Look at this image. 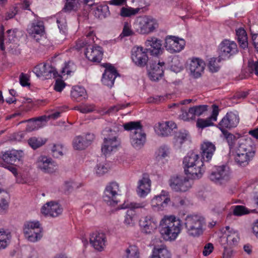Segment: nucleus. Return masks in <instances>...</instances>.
Returning a JSON list of instances; mask_svg holds the SVG:
<instances>
[{"label": "nucleus", "mask_w": 258, "mask_h": 258, "mask_svg": "<svg viewBox=\"0 0 258 258\" xmlns=\"http://www.w3.org/2000/svg\"><path fill=\"white\" fill-rule=\"evenodd\" d=\"M219 48L220 56L224 59H229L238 52L237 44L228 39L223 40Z\"/></svg>", "instance_id": "9d476101"}, {"label": "nucleus", "mask_w": 258, "mask_h": 258, "mask_svg": "<svg viewBox=\"0 0 258 258\" xmlns=\"http://www.w3.org/2000/svg\"><path fill=\"white\" fill-rule=\"evenodd\" d=\"M248 68L251 73L254 72L258 76V61L249 62Z\"/></svg>", "instance_id": "338daca9"}, {"label": "nucleus", "mask_w": 258, "mask_h": 258, "mask_svg": "<svg viewBox=\"0 0 258 258\" xmlns=\"http://www.w3.org/2000/svg\"><path fill=\"white\" fill-rule=\"evenodd\" d=\"M105 67L106 70L103 75L102 82L104 85L112 87L118 74L115 68L111 64L106 63Z\"/></svg>", "instance_id": "5701e85b"}, {"label": "nucleus", "mask_w": 258, "mask_h": 258, "mask_svg": "<svg viewBox=\"0 0 258 258\" xmlns=\"http://www.w3.org/2000/svg\"><path fill=\"white\" fill-rule=\"evenodd\" d=\"M24 233L28 240L35 242L39 240L42 236V228L39 222H28L24 228Z\"/></svg>", "instance_id": "1a4fd4ad"}, {"label": "nucleus", "mask_w": 258, "mask_h": 258, "mask_svg": "<svg viewBox=\"0 0 258 258\" xmlns=\"http://www.w3.org/2000/svg\"><path fill=\"white\" fill-rule=\"evenodd\" d=\"M134 29L132 30L131 28L130 24L127 22H125L121 35L124 37L132 36L134 34Z\"/></svg>", "instance_id": "4d7b16f0"}, {"label": "nucleus", "mask_w": 258, "mask_h": 258, "mask_svg": "<svg viewBox=\"0 0 258 258\" xmlns=\"http://www.w3.org/2000/svg\"><path fill=\"white\" fill-rule=\"evenodd\" d=\"M167 98V96H156L149 98V103H159L163 102Z\"/></svg>", "instance_id": "e2e57ef3"}, {"label": "nucleus", "mask_w": 258, "mask_h": 258, "mask_svg": "<svg viewBox=\"0 0 258 258\" xmlns=\"http://www.w3.org/2000/svg\"><path fill=\"white\" fill-rule=\"evenodd\" d=\"M41 211L45 216L56 217L62 213V208L58 203L50 202L42 207Z\"/></svg>", "instance_id": "b1692460"}, {"label": "nucleus", "mask_w": 258, "mask_h": 258, "mask_svg": "<svg viewBox=\"0 0 258 258\" xmlns=\"http://www.w3.org/2000/svg\"><path fill=\"white\" fill-rule=\"evenodd\" d=\"M181 231V221L174 216H165L160 222V232L165 240L176 239Z\"/></svg>", "instance_id": "f257e3e1"}, {"label": "nucleus", "mask_w": 258, "mask_h": 258, "mask_svg": "<svg viewBox=\"0 0 258 258\" xmlns=\"http://www.w3.org/2000/svg\"><path fill=\"white\" fill-rule=\"evenodd\" d=\"M184 224L189 236L198 237L203 233L205 220L198 215H188L184 219Z\"/></svg>", "instance_id": "39448f33"}, {"label": "nucleus", "mask_w": 258, "mask_h": 258, "mask_svg": "<svg viewBox=\"0 0 258 258\" xmlns=\"http://www.w3.org/2000/svg\"><path fill=\"white\" fill-rule=\"evenodd\" d=\"M24 156L22 150H11L2 153L0 158L4 162V164L14 165L21 160Z\"/></svg>", "instance_id": "a211bd4d"}, {"label": "nucleus", "mask_w": 258, "mask_h": 258, "mask_svg": "<svg viewBox=\"0 0 258 258\" xmlns=\"http://www.w3.org/2000/svg\"><path fill=\"white\" fill-rule=\"evenodd\" d=\"M37 167L45 173H52L57 170V165L51 158L45 156H39L36 161Z\"/></svg>", "instance_id": "f8f14e48"}, {"label": "nucleus", "mask_w": 258, "mask_h": 258, "mask_svg": "<svg viewBox=\"0 0 258 258\" xmlns=\"http://www.w3.org/2000/svg\"><path fill=\"white\" fill-rule=\"evenodd\" d=\"M80 3L92 6L94 5V0H66L63 10L65 12L76 10Z\"/></svg>", "instance_id": "e433bc0d"}, {"label": "nucleus", "mask_w": 258, "mask_h": 258, "mask_svg": "<svg viewBox=\"0 0 258 258\" xmlns=\"http://www.w3.org/2000/svg\"><path fill=\"white\" fill-rule=\"evenodd\" d=\"M145 46L149 47L146 49L148 53L153 56H158L163 52L161 40L155 37H149L145 43Z\"/></svg>", "instance_id": "6ab92c4d"}, {"label": "nucleus", "mask_w": 258, "mask_h": 258, "mask_svg": "<svg viewBox=\"0 0 258 258\" xmlns=\"http://www.w3.org/2000/svg\"><path fill=\"white\" fill-rule=\"evenodd\" d=\"M165 47L170 53L178 52L184 47L185 41L174 36H168L165 38Z\"/></svg>", "instance_id": "4468645a"}, {"label": "nucleus", "mask_w": 258, "mask_h": 258, "mask_svg": "<svg viewBox=\"0 0 258 258\" xmlns=\"http://www.w3.org/2000/svg\"><path fill=\"white\" fill-rule=\"evenodd\" d=\"M213 245L212 243H209L206 244L203 251L204 255L207 256L209 255L213 251Z\"/></svg>", "instance_id": "774afa93"}, {"label": "nucleus", "mask_w": 258, "mask_h": 258, "mask_svg": "<svg viewBox=\"0 0 258 258\" xmlns=\"http://www.w3.org/2000/svg\"><path fill=\"white\" fill-rule=\"evenodd\" d=\"M122 258H140L138 247L135 245L129 246L125 250Z\"/></svg>", "instance_id": "c03bdc74"}, {"label": "nucleus", "mask_w": 258, "mask_h": 258, "mask_svg": "<svg viewBox=\"0 0 258 258\" xmlns=\"http://www.w3.org/2000/svg\"><path fill=\"white\" fill-rule=\"evenodd\" d=\"M62 146L60 145H54L52 148V156L55 158H59L63 155Z\"/></svg>", "instance_id": "6e6d98bb"}, {"label": "nucleus", "mask_w": 258, "mask_h": 258, "mask_svg": "<svg viewBox=\"0 0 258 258\" xmlns=\"http://www.w3.org/2000/svg\"><path fill=\"white\" fill-rule=\"evenodd\" d=\"M220 62V59L216 58H211L208 63V67L209 70L212 72H217L220 68L218 62Z\"/></svg>", "instance_id": "3c124183"}, {"label": "nucleus", "mask_w": 258, "mask_h": 258, "mask_svg": "<svg viewBox=\"0 0 258 258\" xmlns=\"http://www.w3.org/2000/svg\"><path fill=\"white\" fill-rule=\"evenodd\" d=\"M94 15L100 19L107 17L110 15L108 6L107 5L98 6L94 11Z\"/></svg>", "instance_id": "a19ab883"}, {"label": "nucleus", "mask_w": 258, "mask_h": 258, "mask_svg": "<svg viewBox=\"0 0 258 258\" xmlns=\"http://www.w3.org/2000/svg\"><path fill=\"white\" fill-rule=\"evenodd\" d=\"M189 135L186 131H181L177 133L175 136L174 144L178 148H180L181 145L189 138Z\"/></svg>", "instance_id": "79ce46f5"}, {"label": "nucleus", "mask_w": 258, "mask_h": 258, "mask_svg": "<svg viewBox=\"0 0 258 258\" xmlns=\"http://www.w3.org/2000/svg\"><path fill=\"white\" fill-rule=\"evenodd\" d=\"M34 72L38 77H43L45 79L56 78L58 75L55 68L45 63L39 64L34 69Z\"/></svg>", "instance_id": "2eb2a0df"}, {"label": "nucleus", "mask_w": 258, "mask_h": 258, "mask_svg": "<svg viewBox=\"0 0 258 258\" xmlns=\"http://www.w3.org/2000/svg\"><path fill=\"white\" fill-rule=\"evenodd\" d=\"M205 67L204 61L199 58L194 57L189 60L188 69L191 75L195 78L200 77L203 73Z\"/></svg>", "instance_id": "412c9836"}, {"label": "nucleus", "mask_w": 258, "mask_h": 258, "mask_svg": "<svg viewBox=\"0 0 258 258\" xmlns=\"http://www.w3.org/2000/svg\"><path fill=\"white\" fill-rule=\"evenodd\" d=\"M71 96L72 99L77 102L83 101L88 97L85 89L79 86H74L72 88Z\"/></svg>", "instance_id": "4c0bfd02"}, {"label": "nucleus", "mask_w": 258, "mask_h": 258, "mask_svg": "<svg viewBox=\"0 0 258 258\" xmlns=\"http://www.w3.org/2000/svg\"><path fill=\"white\" fill-rule=\"evenodd\" d=\"M106 237L102 232H95L90 236V243L97 251L103 250L106 246Z\"/></svg>", "instance_id": "aec40b11"}, {"label": "nucleus", "mask_w": 258, "mask_h": 258, "mask_svg": "<svg viewBox=\"0 0 258 258\" xmlns=\"http://www.w3.org/2000/svg\"><path fill=\"white\" fill-rule=\"evenodd\" d=\"M76 110H79L83 113H87L92 112L95 109V106L93 104H84L80 106L75 107Z\"/></svg>", "instance_id": "603ef678"}, {"label": "nucleus", "mask_w": 258, "mask_h": 258, "mask_svg": "<svg viewBox=\"0 0 258 258\" xmlns=\"http://www.w3.org/2000/svg\"><path fill=\"white\" fill-rule=\"evenodd\" d=\"M235 161L241 166L247 165L254 157L255 153V146L251 139H247L241 143L237 150Z\"/></svg>", "instance_id": "7ed1b4c3"}, {"label": "nucleus", "mask_w": 258, "mask_h": 258, "mask_svg": "<svg viewBox=\"0 0 258 258\" xmlns=\"http://www.w3.org/2000/svg\"><path fill=\"white\" fill-rule=\"evenodd\" d=\"M85 55L89 60L99 62L102 58V48L99 46H92L89 45L86 48Z\"/></svg>", "instance_id": "c85d7f7f"}, {"label": "nucleus", "mask_w": 258, "mask_h": 258, "mask_svg": "<svg viewBox=\"0 0 258 258\" xmlns=\"http://www.w3.org/2000/svg\"><path fill=\"white\" fill-rule=\"evenodd\" d=\"M9 208V203L4 198L0 199V214H5Z\"/></svg>", "instance_id": "680f3d73"}, {"label": "nucleus", "mask_w": 258, "mask_h": 258, "mask_svg": "<svg viewBox=\"0 0 258 258\" xmlns=\"http://www.w3.org/2000/svg\"><path fill=\"white\" fill-rule=\"evenodd\" d=\"M130 105V103L114 105L110 107L108 110L106 112V113H110L112 112H115L118 111L120 109H124L125 107L128 106Z\"/></svg>", "instance_id": "bf43d9fd"}, {"label": "nucleus", "mask_w": 258, "mask_h": 258, "mask_svg": "<svg viewBox=\"0 0 258 258\" xmlns=\"http://www.w3.org/2000/svg\"><path fill=\"white\" fill-rule=\"evenodd\" d=\"M208 106L206 105H201L195 106L189 108L188 112H183L181 115V118L184 120H189L194 119L195 116H200L205 111L207 110Z\"/></svg>", "instance_id": "7c9ffc66"}, {"label": "nucleus", "mask_w": 258, "mask_h": 258, "mask_svg": "<svg viewBox=\"0 0 258 258\" xmlns=\"http://www.w3.org/2000/svg\"><path fill=\"white\" fill-rule=\"evenodd\" d=\"M141 8H139L135 9L129 7H123L120 9L119 15L122 17H131L138 14Z\"/></svg>", "instance_id": "a18cd8bd"}, {"label": "nucleus", "mask_w": 258, "mask_h": 258, "mask_svg": "<svg viewBox=\"0 0 258 258\" xmlns=\"http://www.w3.org/2000/svg\"><path fill=\"white\" fill-rule=\"evenodd\" d=\"M20 83L23 86H29L30 83H29V79L28 76L23 73H22L19 77Z\"/></svg>", "instance_id": "0e129e2a"}, {"label": "nucleus", "mask_w": 258, "mask_h": 258, "mask_svg": "<svg viewBox=\"0 0 258 258\" xmlns=\"http://www.w3.org/2000/svg\"><path fill=\"white\" fill-rule=\"evenodd\" d=\"M151 181L147 174H144L142 178L139 181V185L137 190L140 197H144L150 191Z\"/></svg>", "instance_id": "72a5a7b5"}, {"label": "nucleus", "mask_w": 258, "mask_h": 258, "mask_svg": "<svg viewBox=\"0 0 258 258\" xmlns=\"http://www.w3.org/2000/svg\"><path fill=\"white\" fill-rule=\"evenodd\" d=\"M236 34L239 46L245 49L248 47V38L247 33L244 28L240 27L236 30Z\"/></svg>", "instance_id": "58836bf2"}, {"label": "nucleus", "mask_w": 258, "mask_h": 258, "mask_svg": "<svg viewBox=\"0 0 258 258\" xmlns=\"http://www.w3.org/2000/svg\"><path fill=\"white\" fill-rule=\"evenodd\" d=\"M158 27V24L155 19L146 16L138 17L133 24L134 31L142 34H150Z\"/></svg>", "instance_id": "423d86ee"}, {"label": "nucleus", "mask_w": 258, "mask_h": 258, "mask_svg": "<svg viewBox=\"0 0 258 258\" xmlns=\"http://www.w3.org/2000/svg\"><path fill=\"white\" fill-rule=\"evenodd\" d=\"M209 177L212 181L215 182L219 183L220 184H223L224 183L223 181H222V177L220 175L219 166L217 167L214 170L212 171Z\"/></svg>", "instance_id": "8fccbe9b"}, {"label": "nucleus", "mask_w": 258, "mask_h": 258, "mask_svg": "<svg viewBox=\"0 0 258 258\" xmlns=\"http://www.w3.org/2000/svg\"><path fill=\"white\" fill-rule=\"evenodd\" d=\"M169 185L172 190L177 192H185L191 187L189 179L182 176L171 177Z\"/></svg>", "instance_id": "9b49d317"}, {"label": "nucleus", "mask_w": 258, "mask_h": 258, "mask_svg": "<svg viewBox=\"0 0 258 258\" xmlns=\"http://www.w3.org/2000/svg\"><path fill=\"white\" fill-rule=\"evenodd\" d=\"M219 172L222 177V181L225 183L230 178V172L228 167L225 165L219 166Z\"/></svg>", "instance_id": "09e8293b"}, {"label": "nucleus", "mask_w": 258, "mask_h": 258, "mask_svg": "<svg viewBox=\"0 0 258 258\" xmlns=\"http://www.w3.org/2000/svg\"><path fill=\"white\" fill-rule=\"evenodd\" d=\"M125 131H130V142L135 149H141L146 140V134L143 130L140 121H130L123 124Z\"/></svg>", "instance_id": "20e7f679"}, {"label": "nucleus", "mask_w": 258, "mask_h": 258, "mask_svg": "<svg viewBox=\"0 0 258 258\" xmlns=\"http://www.w3.org/2000/svg\"><path fill=\"white\" fill-rule=\"evenodd\" d=\"M212 114L211 116L206 119L199 118L197 120V126L198 127L203 129L214 124L213 121H216L219 113V109L218 106L215 104L212 105Z\"/></svg>", "instance_id": "2f4dec72"}, {"label": "nucleus", "mask_w": 258, "mask_h": 258, "mask_svg": "<svg viewBox=\"0 0 258 258\" xmlns=\"http://www.w3.org/2000/svg\"><path fill=\"white\" fill-rule=\"evenodd\" d=\"M46 121V116H42L37 119H30L28 120L27 121L29 123L27 124L26 130L28 132H31L35 130H37L40 126L38 122Z\"/></svg>", "instance_id": "37998d69"}, {"label": "nucleus", "mask_w": 258, "mask_h": 258, "mask_svg": "<svg viewBox=\"0 0 258 258\" xmlns=\"http://www.w3.org/2000/svg\"><path fill=\"white\" fill-rule=\"evenodd\" d=\"M1 32H0V49L2 51H4L5 50L6 47H7L8 49H13L16 46V44H14L15 42V39L16 38V34L14 30H8L7 31V35L4 38V28L3 26H1Z\"/></svg>", "instance_id": "ddd939ff"}, {"label": "nucleus", "mask_w": 258, "mask_h": 258, "mask_svg": "<svg viewBox=\"0 0 258 258\" xmlns=\"http://www.w3.org/2000/svg\"><path fill=\"white\" fill-rule=\"evenodd\" d=\"M148 52L146 49L143 47H138L132 54V59L133 61L139 67H144L147 64L148 60V56L147 54Z\"/></svg>", "instance_id": "cd10ccee"}, {"label": "nucleus", "mask_w": 258, "mask_h": 258, "mask_svg": "<svg viewBox=\"0 0 258 258\" xmlns=\"http://www.w3.org/2000/svg\"><path fill=\"white\" fill-rule=\"evenodd\" d=\"M11 235L10 232L0 231V249L6 248L9 242Z\"/></svg>", "instance_id": "de8ad7c7"}, {"label": "nucleus", "mask_w": 258, "mask_h": 258, "mask_svg": "<svg viewBox=\"0 0 258 258\" xmlns=\"http://www.w3.org/2000/svg\"><path fill=\"white\" fill-rule=\"evenodd\" d=\"M233 215L240 216L248 213L247 209L243 206H235L233 207Z\"/></svg>", "instance_id": "864d4df0"}, {"label": "nucleus", "mask_w": 258, "mask_h": 258, "mask_svg": "<svg viewBox=\"0 0 258 258\" xmlns=\"http://www.w3.org/2000/svg\"><path fill=\"white\" fill-rule=\"evenodd\" d=\"M46 142L45 139L34 137L29 139L28 144L32 148L36 149L43 145Z\"/></svg>", "instance_id": "49530a36"}, {"label": "nucleus", "mask_w": 258, "mask_h": 258, "mask_svg": "<svg viewBox=\"0 0 258 258\" xmlns=\"http://www.w3.org/2000/svg\"><path fill=\"white\" fill-rule=\"evenodd\" d=\"M119 184L116 182L109 183L105 187L103 195V200L108 205L115 206L120 202L118 197L120 196L119 194Z\"/></svg>", "instance_id": "0eeeda50"}, {"label": "nucleus", "mask_w": 258, "mask_h": 258, "mask_svg": "<svg viewBox=\"0 0 258 258\" xmlns=\"http://www.w3.org/2000/svg\"><path fill=\"white\" fill-rule=\"evenodd\" d=\"M201 149L202 159L205 161L211 160L216 150L215 145L210 142H205L201 145Z\"/></svg>", "instance_id": "f704fd0d"}, {"label": "nucleus", "mask_w": 258, "mask_h": 258, "mask_svg": "<svg viewBox=\"0 0 258 258\" xmlns=\"http://www.w3.org/2000/svg\"><path fill=\"white\" fill-rule=\"evenodd\" d=\"M176 127V124L173 121H167L158 123L156 131L161 136H169L172 130Z\"/></svg>", "instance_id": "473e14b6"}, {"label": "nucleus", "mask_w": 258, "mask_h": 258, "mask_svg": "<svg viewBox=\"0 0 258 258\" xmlns=\"http://www.w3.org/2000/svg\"><path fill=\"white\" fill-rule=\"evenodd\" d=\"M148 69V75L150 79L154 81H157L162 78L164 75L165 63L159 61L157 63H150Z\"/></svg>", "instance_id": "4be33fe9"}, {"label": "nucleus", "mask_w": 258, "mask_h": 258, "mask_svg": "<svg viewBox=\"0 0 258 258\" xmlns=\"http://www.w3.org/2000/svg\"><path fill=\"white\" fill-rule=\"evenodd\" d=\"M94 36L95 35H94L93 31H90L86 35V37H87V39H88V40H85V43L84 42H82V44H81V43L80 44L78 43L77 44L78 47L79 48L83 47L84 46L86 45L88 43H91L94 42Z\"/></svg>", "instance_id": "13d9d810"}, {"label": "nucleus", "mask_w": 258, "mask_h": 258, "mask_svg": "<svg viewBox=\"0 0 258 258\" xmlns=\"http://www.w3.org/2000/svg\"><path fill=\"white\" fill-rule=\"evenodd\" d=\"M169 153L168 148L166 146H162L159 148L157 152V157L165 158L168 156Z\"/></svg>", "instance_id": "052dcab7"}, {"label": "nucleus", "mask_w": 258, "mask_h": 258, "mask_svg": "<svg viewBox=\"0 0 258 258\" xmlns=\"http://www.w3.org/2000/svg\"><path fill=\"white\" fill-rule=\"evenodd\" d=\"M140 225L144 233L150 234L157 228L158 221L155 217L149 215L141 219Z\"/></svg>", "instance_id": "393cba45"}, {"label": "nucleus", "mask_w": 258, "mask_h": 258, "mask_svg": "<svg viewBox=\"0 0 258 258\" xmlns=\"http://www.w3.org/2000/svg\"><path fill=\"white\" fill-rule=\"evenodd\" d=\"M150 258H171V254L164 246L154 247Z\"/></svg>", "instance_id": "ea45409f"}, {"label": "nucleus", "mask_w": 258, "mask_h": 258, "mask_svg": "<svg viewBox=\"0 0 258 258\" xmlns=\"http://www.w3.org/2000/svg\"><path fill=\"white\" fill-rule=\"evenodd\" d=\"M103 134L106 137L104 138L101 150L102 152L106 155L119 146V142L117 140L115 131L109 128H106L103 131Z\"/></svg>", "instance_id": "6e6552de"}, {"label": "nucleus", "mask_w": 258, "mask_h": 258, "mask_svg": "<svg viewBox=\"0 0 258 258\" xmlns=\"http://www.w3.org/2000/svg\"><path fill=\"white\" fill-rule=\"evenodd\" d=\"M146 206V202L142 203H131L129 206H125L122 208H129L131 210H128L126 212V215L125 216V219L124 222L127 225H131L133 223V211L132 209H138V208H143Z\"/></svg>", "instance_id": "c9c22d12"}, {"label": "nucleus", "mask_w": 258, "mask_h": 258, "mask_svg": "<svg viewBox=\"0 0 258 258\" xmlns=\"http://www.w3.org/2000/svg\"><path fill=\"white\" fill-rule=\"evenodd\" d=\"M170 202L168 192L162 190L161 194L155 196L151 201V205L154 210H163Z\"/></svg>", "instance_id": "bb28decb"}, {"label": "nucleus", "mask_w": 258, "mask_h": 258, "mask_svg": "<svg viewBox=\"0 0 258 258\" xmlns=\"http://www.w3.org/2000/svg\"><path fill=\"white\" fill-rule=\"evenodd\" d=\"M239 121L238 115L233 112H229L222 119L218 125L220 130L230 129L236 127Z\"/></svg>", "instance_id": "dca6fc26"}, {"label": "nucleus", "mask_w": 258, "mask_h": 258, "mask_svg": "<svg viewBox=\"0 0 258 258\" xmlns=\"http://www.w3.org/2000/svg\"><path fill=\"white\" fill-rule=\"evenodd\" d=\"M183 164L185 174L190 175L194 179L201 178L205 172L203 162L194 152L188 153L184 158Z\"/></svg>", "instance_id": "f03ea898"}, {"label": "nucleus", "mask_w": 258, "mask_h": 258, "mask_svg": "<svg viewBox=\"0 0 258 258\" xmlns=\"http://www.w3.org/2000/svg\"><path fill=\"white\" fill-rule=\"evenodd\" d=\"M94 139L93 134L88 133L85 136H79L73 141V146L76 150H84L88 147Z\"/></svg>", "instance_id": "a878e982"}, {"label": "nucleus", "mask_w": 258, "mask_h": 258, "mask_svg": "<svg viewBox=\"0 0 258 258\" xmlns=\"http://www.w3.org/2000/svg\"><path fill=\"white\" fill-rule=\"evenodd\" d=\"M226 229L225 236L221 238V242H226L227 246H229L236 245L239 240L238 232L232 229L230 230L229 226H226Z\"/></svg>", "instance_id": "c756f323"}, {"label": "nucleus", "mask_w": 258, "mask_h": 258, "mask_svg": "<svg viewBox=\"0 0 258 258\" xmlns=\"http://www.w3.org/2000/svg\"><path fill=\"white\" fill-rule=\"evenodd\" d=\"M108 168V166L106 164L99 163L96 167V173L98 176H102L107 172Z\"/></svg>", "instance_id": "5fc2aeb1"}, {"label": "nucleus", "mask_w": 258, "mask_h": 258, "mask_svg": "<svg viewBox=\"0 0 258 258\" xmlns=\"http://www.w3.org/2000/svg\"><path fill=\"white\" fill-rule=\"evenodd\" d=\"M65 86L66 84L63 81L57 79L55 81L54 89L57 92H60Z\"/></svg>", "instance_id": "69168bd1"}, {"label": "nucleus", "mask_w": 258, "mask_h": 258, "mask_svg": "<svg viewBox=\"0 0 258 258\" xmlns=\"http://www.w3.org/2000/svg\"><path fill=\"white\" fill-rule=\"evenodd\" d=\"M27 32L31 37L36 42H39L41 37L44 34L43 22L41 21L34 20L27 28Z\"/></svg>", "instance_id": "f3484780"}]
</instances>
